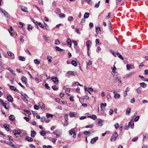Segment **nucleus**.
Segmentation results:
<instances>
[{"mask_svg": "<svg viewBox=\"0 0 148 148\" xmlns=\"http://www.w3.org/2000/svg\"><path fill=\"white\" fill-rule=\"evenodd\" d=\"M61 134L62 133L59 130H55L51 134L52 136H54V135H56L57 137H59Z\"/></svg>", "mask_w": 148, "mask_h": 148, "instance_id": "obj_1", "label": "nucleus"}, {"mask_svg": "<svg viewBox=\"0 0 148 148\" xmlns=\"http://www.w3.org/2000/svg\"><path fill=\"white\" fill-rule=\"evenodd\" d=\"M118 136V135L116 132L113 134L112 136L110 139V140L111 141H114L116 140V138Z\"/></svg>", "mask_w": 148, "mask_h": 148, "instance_id": "obj_2", "label": "nucleus"}, {"mask_svg": "<svg viewBox=\"0 0 148 148\" xmlns=\"http://www.w3.org/2000/svg\"><path fill=\"white\" fill-rule=\"evenodd\" d=\"M75 129V128L71 129L69 132L70 135H72L73 134V137L74 138L76 137V133H75V132L74 130Z\"/></svg>", "mask_w": 148, "mask_h": 148, "instance_id": "obj_3", "label": "nucleus"}, {"mask_svg": "<svg viewBox=\"0 0 148 148\" xmlns=\"http://www.w3.org/2000/svg\"><path fill=\"white\" fill-rule=\"evenodd\" d=\"M0 10H1L2 13L4 15H6L7 17H10V15L7 12H6L5 10L4 9H2L1 8H0Z\"/></svg>", "mask_w": 148, "mask_h": 148, "instance_id": "obj_4", "label": "nucleus"}, {"mask_svg": "<svg viewBox=\"0 0 148 148\" xmlns=\"http://www.w3.org/2000/svg\"><path fill=\"white\" fill-rule=\"evenodd\" d=\"M8 103H5L4 101L2 102V104L4 108L6 110H9V107L8 106Z\"/></svg>", "mask_w": 148, "mask_h": 148, "instance_id": "obj_5", "label": "nucleus"}, {"mask_svg": "<svg viewBox=\"0 0 148 148\" xmlns=\"http://www.w3.org/2000/svg\"><path fill=\"white\" fill-rule=\"evenodd\" d=\"M4 143L8 144L9 146H11L12 147L16 148L15 146L11 142H8L6 141H5Z\"/></svg>", "mask_w": 148, "mask_h": 148, "instance_id": "obj_6", "label": "nucleus"}, {"mask_svg": "<svg viewBox=\"0 0 148 148\" xmlns=\"http://www.w3.org/2000/svg\"><path fill=\"white\" fill-rule=\"evenodd\" d=\"M51 79L55 83L58 84V80L57 77H51Z\"/></svg>", "mask_w": 148, "mask_h": 148, "instance_id": "obj_7", "label": "nucleus"}, {"mask_svg": "<svg viewBox=\"0 0 148 148\" xmlns=\"http://www.w3.org/2000/svg\"><path fill=\"white\" fill-rule=\"evenodd\" d=\"M12 132L14 133L15 135L16 134H20L21 133V132L20 130H12Z\"/></svg>", "mask_w": 148, "mask_h": 148, "instance_id": "obj_8", "label": "nucleus"}, {"mask_svg": "<svg viewBox=\"0 0 148 148\" xmlns=\"http://www.w3.org/2000/svg\"><path fill=\"white\" fill-rule=\"evenodd\" d=\"M7 98L9 101L11 102H12L13 101V99L11 95H7Z\"/></svg>", "mask_w": 148, "mask_h": 148, "instance_id": "obj_9", "label": "nucleus"}, {"mask_svg": "<svg viewBox=\"0 0 148 148\" xmlns=\"http://www.w3.org/2000/svg\"><path fill=\"white\" fill-rule=\"evenodd\" d=\"M98 139V137H96L92 139L90 141V143L92 144H93L96 142Z\"/></svg>", "mask_w": 148, "mask_h": 148, "instance_id": "obj_10", "label": "nucleus"}, {"mask_svg": "<svg viewBox=\"0 0 148 148\" xmlns=\"http://www.w3.org/2000/svg\"><path fill=\"white\" fill-rule=\"evenodd\" d=\"M67 73L73 76H75L77 75L76 72L74 71H69L67 72Z\"/></svg>", "mask_w": 148, "mask_h": 148, "instance_id": "obj_11", "label": "nucleus"}, {"mask_svg": "<svg viewBox=\"0 0 148 148\" xmlns=\"http://www.w3.org/2000/svg\"><path fill=\"white\" fill-rule=\"evenodd\" d=\"M91 42L89 40H88L86 43V47L87 49H89L90 48V45L91 44Z\"/></svg>", "mask_w": 148, "mask_h": 148, "instance_id": "obj_12", "label": "nucleus"}, {"mask_svg": "<svg viewBox=\"0 0 148 148\" xmlns=\"http://www.w3.org/2000/svg\"><path fill=\"white\" fill-rule=\"evenodd\" d=\"M106 103H101V108L102 110H105V108L106 106Z\"/></svg>", "mask_w": 148, "mask_h": 148, "instance_id": "obj_13", "label": "nucleus"}, {"mask_svg": "<svg viewBox=\"0 0 148 148\" xmlns=\"http://www.w3.org/2000/svg\"><path fill=\"white\" fill-rule=\"evenodd\" d=\"M126 67L128 70H129L130 69H132L133 67V66L131 64H127L126 65Z\"/></svg>", "mask_w": 148, "mask_h": 148, "instance_id": "obj_14", "label": "nucleus"}, {"mask_svg": "<svg viewBox=\"0 0 148 148\" xmlns=\"http://www.w3.org/2000/svg\"><path fill=\"white\" fill-rule=\"evenodd\" d=\"M69 115L71 117H75L76 113L75 112H71L69 114Z\"/></svg>", "mask_w": 148, "mask_h": 148, "instance_id": "obj_15", "label": "nucleus"}, {"mask_svg": "<svg viewBox=\"0 0 148 148\" xmlns=\"http://www.w3.org/2000/svg\"><path fill=\"white\" fill-rule=\"evenodd\" d=\"M134 74V73L133 72H130L129 74H126L125 75V77H130L132 75H133Z\"/></svg>", "mask_w": 148, "mask_h": 148, "instance_id": "obj_16", "label": "nucleus"}, {"mask_svg": "<svg viewBox=\"0 0 148 148\" xmlns=\"http://www.w3.org/2000/svg\"><path fill=\"white\" fill-rule=\"evenodd\" d=\"M22 82L25 83V84L27 83V79L24 76H22L21 78Z\"/></svg>", "mask_w": 148, "mask_h": 148, "instance_id": "obj_17", "label": "nucleus"}, {"mask_svg": "<svg viewBox=\"0 0 148 148\" xmlns=\"http://www.w3.org/2000/svg\"><path fill=\"white\" fill-rule=\"evenodd\" d=\"M9 119L12 121H13L15 119V117L13 115H11L9 116Z\"/></svg>", "mask_w": 148, "mask_h": 148, "instance_id": "obj_18", "label": "nucleus"}, {"mask_svg": "<svg viewBox=\"0 0 148 148\" xmlns=\"http://www.w3.org/2000/svg\"><path fill=\"white\" fill-rule=\"evenodd\" d=\"M67 44L68 45H69V47H71V41L70 39H68L67 40Z\"/></svg>", "mask_w": 148, "mask_h": 148, "instance_id": "obj_19", "label": "nucleus"}, {"mask_svg": "<svg viewBox=\"0 0 148 148\" xmlns=\"http://www.w3.org/2000/svg\"><path fill=\"white\" fill-rule=\"evenodd\" d=\"M18 59L19 60L23 61H25V58L24 57L21 56H19L18 57Z\"/></svg>", "mask_w": 148, "mask_h": 148, "instance_id": "obj_20", "label": "nucleus"}, {"mask_svg": "<svg viewBox=\"0 0 148 148\" xmlns=\"http://www.w3.org/2000/svg\"><path fill=\"white\" fill-rule=\"evenodd\" d=\"M131 111V109L130 108H128L126 110V114L127 115H129Z\"/></svg>", "mask_w": 148, "mask_h": 148, "instance_id": "obj_21", "label": "nucleus"}, {"mask_svg": "<svg viewBox=\"0 0 148 148\" xmlns=\"http://www.w3.org/2000/svg\"><path fill=\"white\" fill-rule=\"evenodd\" d=\"M26 139L27 141L29 142H32L33 140V139L32 138L28 136L27 137Z\"/></svg>", "mask_w": 148, "mask_h": 148, "instance_id": "obj_22", "label": "nucleus"}, {"mask_svg": "<svg viewBox=\"0 0 148 148\" xmlns=\"http://www.w3.org/2000/svg\"><path fill=\"white\" fill-rule=\"evenodd\" d=\"M36 134V132L33 131H31V136L32 137H34Z\"/></svg>", "mask_w": 148, "mask_h": 148, "instance_id": "obj_23", "label": "nucleus"}, {"mask_svg": "<svg viewBox=\"0 0 148 148\" xmlns=\"http://www.w3.org/2000/svg\"><path fill=\"white\" fill-rule=\"evenodd\" d=\"M9 88L11 89L12 90H14L15 91L18 90L16 89V88L13 86H9Z\"/></svg>", "mask_w": 148, "mask_h": 148, "instance_id": "obj_24", "label": "nucleus"}, {"mask_svg": "<svg viewBox=\"0 0 148 148\" xmlns=\"http://www.w3.org/2000/svg\"><path fill=\"white\" fill-rule=\"evenodd\" d=\"M3 127L7 131H8L10 130V128L8 127V126L6 124H4L3 125Z\"/></svg>", "mask_w": 148, "mask_h": 148, "instance_id": "obj_25", "label": "nucleus"}, {"mask_svg": "<svg viewBox=\"0 0 148 148\" xmlns=\"http://www.w3.org/2000/svg\"><path fill=\"white\" fill-rule=\"evenodd\" d=\"M21 10L24 12H27V8L24 6H22L21 7Z\"/></svg>", "mask_w": 148, "mask_h": 148, "instance_id": "obj_26", "label": "nucleus"}, {"mask_svg": "<svg viewBox=\"0 0 148 148\" xmlns=\"http://www.w3.org/2000/svg\"><path fill=\"white\" fill-rule=\"evenodd\" d=\"M143 140H146L148 137V134H145L144 133H143Z\"/></svg>", "mask_w": 148, "mask_h": 148, "instance_id": "obj_27", "label": "nucleus"}, {"mask_svg": "<svg viewBox=\"0 0 148 148\" xmlns=\"http://www.w3.org/2000/svg\"><path fill=\"white\" fill-rule=\"evenodd\" d=\"M37 24L41 27L42 28H44V25H43L40 22H36Z\"/></svg>", "mask_w": 148, "mask_h": 148, "instance_id": "obj_28", "label": "nucleus"}, {"mask_svg": "<svg viewBox=\"0 0 148 148\" xmlns=\"http://www.w3.org/2000/svg\"><path fill=\"white\" fill-rule=\"evenodd\" d=\"M71 64L75 66H76L77 65V62L74 60H73L71 62Z\"/></svg>", "mask_w": 148, "mask_h": 148, "instance_id": "obj_29", "label": "nucleus"}, {"mask_svg": "<svg viewBox=\"0 0 148 148\" xmlns=\"http://www.w3.org/2000/svg\"><path fill=\"white\" fill-rule=\"evenodd\" d=\"M88 117L89 118H91L92 119L94 120H95L97 118L96 115H92L88 116Z\"/></svg>", "mask_w": 148, "mask_h": 148, "instance_id": "obj_30", "label": "nucleus"}, {"mask_svg": "<svg viewBox=\"0 0 148 148\" xmlns=\"http://www.w3.org/2000/svg\"><path fill=\"white\" fill-rule=\"evenodd\" d=\"M140 85L143 88H145L147 86V84L144 82L141 83Z\"/></svg>", "mask_w": 148, "mask_h": 148, "instance_id": "obj_31", "label": "nucleus"}, {"mask_svg": "<svg viewBox=\"0 0 148 148\" xmlns=\"http://www.w3.org/2000/svg\"><path fill=\"white\" fill-rule=\"evenodd\" d=\"M114 97L115 99H119L120 97V95L119 94L116 93Z\"/></svg>", "mask_w": 148, "mask_h": 148, "instance_id": "obj_32", "label": "nucleus"}, {"mask_svg": "<svg viewBox=\"0 0 148 148\" xmlns=\"http://www.w3.org/2000/svg\"><path fill=\"white\" fill-rule=\"evenodd\" d=\"M89 16V14L88 12L86 13L84 15V18H88Z\"/></svg>", "mask_w": 148, "mask_h": 148, "instance_id": "obj_33", "label": "nucleus"}, {"mask_svg": "<svg viewBox=\"0 0 148 148\" xmlns=\"http://www.w3.org/2000/svg\"><path fill=\"white\" fill-rule=\"evenodd\" d=\"M116 54L117 56L120 58V59H121L122 60H123V58L122 56V55L119 53H116Z\"/></svg>", "mask_w": 148, "mask_h": 148, "instance_id": "obj_34", "label": "nucleus"}, {"mask_svg": "<svg viewBox=\"0 0 148 148\" xmlns=\"http://www.w3.org/2000/svg\"><path fill=\"white\" fill-rule=\"evenodd\" d=\"M100 31V28L99 27H97L96 28V32L97 34H98Z\"/></svg>", "mask_w": 148, "mask_h": 148, "instance_id": "obj_35", "label": "nucleus"}, {"mask_svg": "<svg viewBox=\"0 0 148 148\" xmlns=\"http://www.w3.org/2000/svg\"><path fill=\"white\" fill-rule=\"evenodd\" d=\"M34 63L37 64H39L40 62V60H38L37 59L34 60Z\"/></svg>", "mask_w": 148, "mask_h": 148, "instance_id": "obj_36", "label": "nucleus"}, {"mask_svg": "<svg viewBox=\"0 0 148 148\" xmlns=\"http://www.w3.org/2000/svg\"><path fill=\"white\" fill-rule=\"evenodd\" d=\"M64 119L65 120V121L67 122L68 120V115L67 114H65L64 116Z\"/></svg>", "mask_w": 148, "mask_h": 148, "instance_id": "obj_37", "label": "nucleus"}, {"mask_svg": "<svg viewBox=\"0 0 148 148\" xmlns=\"http://www.w3.org/2000/svg\"><path fill=\"white\" fill-rule=\"evenodd\" d=\"M56 49V51H62L63 50L62 49H61L58 47H55Z\"/></svg>", "mask_w": 148, "mask_h": 148, "instance_id": "obj_38", "label": "nucleus"}, {"mask_svg": "<svg viewBox=\"0 0 148 148\" xmlns=\"http://www.w3.org/2000/svg\"><path fill=\"white\" fill-rule=\"evenodd\" d=\"M40 134H41V135L44 136L45 135V132L44 131H42L40 132Z\"/></svg>", "mask_w": 148, "mask_h": 148, "instance_id": "obj_39", "label": "nucleus"}, {"mask_svg": "<svg viewBox=\"0 0 148 148\" xmlns=\"http://www.w3.org/2000/svg\"><path fill=\"white\" fill-rule=\"evenodd\" d=\"M43 148H51L52 146L50 145H48L47 146H46V145H43Z\"/></svg>", "mask_w": 148, "mask_h": 148, "instance_id": "obj_40", "label": "nucleus"}, {"mask_svg": "<svg viewBox=\"0 0 148 148\" xmlns=\"http://www.w3.org/2000/svg\"><path fill=\"white\" fill-rule=\"evenodd\" d=\"M8 55L10 56H12L13 55H14L13 53L10 51H8Z\"/></svg>", "mask_w": 148, "mask_h": 148, "instance_id": "obj_41", "label": "nucleus"}, {"mask_svg": "<svg viewBox=\"0 0 148 148\" xmlns=\"http://www.w3.org/2000/svg\"><path fill=\"white\" fill-rule=\"evenodd\" d=\"M134 124V123L133 121H130L129 123L128 126L130 125L133 126Z\"/></svg>", "mask_w": 148, "mask_h": 148, "instance_id": "obj_42", "label": "nucleus"}, {"mask_svg": "<svg viewBox=\"0 0 148 148\" xmlns=\"http://www.w3.org/2000/svg\"><path fill=\"white\" fill-rule=\"evenodd\" d=\"M39 4L40 6H43V2L42 0H38Z\"/></svg>", "mask_w": 148, "mask_h": 148, "instance_id": "obj_43", "label": "nucleus"}, {"mask_svg": "<svg viewBox=\"0 0 148 148\" xmlns=\"http://www.w3.org/2000/svg\"><path fill=\"white\" fill-rule=\"evenodd\" d=\"M73 18L72 16H70L68 17V20L69 21L71 22L73 21Z\"/></svg>", "mask_w": 148, "mask_h": 148, "instance_id": "obj_44", "label": "nucleus"}, {"mask_svg": "<svg viewBox=\"0 0 148 148\" xmlns=\"http://www.w3.org/2000/svg\"><path fill=\"white\" fill-rule=\"evenodd\" d=\"M141 88L139 87L136 89L137 92L138 93H140L141 92Z\"/></svg>", "mask_w": 148, "mask_h": 148, "instance_id": "obj_45", "label": "nucleus"}, {"mask_svg": "<svg viewBox=\"0 0 148 148\" xmlns=\"http://www.w3.org/2000/svg\"><path fill=\"white\" fill-rule=\"evenodd\" d=\"M115 128L116 129H117L118 127H119V125L118 123H116L114 125Z\"/></svg>", "mask_w": 148, "mask_h": 148, "instance_id": "obj_46", "label": "nucleus"}, {"mask_svg": "<svg viewBox=\"0 0 148 148\" xmlns=\"http://www.w3.org/2000/svg\"><path fill=\"white\" fill-rule=\"evenodd\" d=\"M22 98L25 103H27V102L28 101L27 100V99L25 97L23 96Z\"/></svg>", "mask_w": 148, "mask_h": 148, "instance_id": "obj_47", "label": "nucleus"}, {"mask_svg": "<svg viewBox=\"0 0 148 148\" xmlns=\"http://www.w3.org/2000/svg\"><path fill=\"white\" fill-rule=\"evenodd\" d=\"M100 2V1H99L97 3H96L95 4V7L96 8H98L99 7V5Z\"/></svg>", "mask_w": 148, "mask_h": 148, "instance_id": "obj_48", "label": "nucleus"}, {"mask_svg": "<svg viewBox=\"0 0 148 148\" xmlns=\"http://www.w3.org/2000/svg\"><path fill=\"white\" fill-rule=\"evenodd\" d=\"M70 89L69 88H66L65 90V92L66 93V94H68V93L70 92Z\"/></svg>", "mask_w": 148, "mask_h": 148, "instance_id": "obj_49", "label": "nucleus"}, {"mask_svg": "<svg viewBox=\"0 0 148 148\" xmlns=\"http://www.w3.org/2000/svg\"><path fill=\"white\" fill-rule=\"evenodd\" d=\"M61 18H64L65 17V15L63 13H61V14H59Z\"/></svg>", "mask_w": 148, "mask_h": 148, "instance_id": "obj_50", "label": "nucleus"}, {"mask_svg": "<svg viewBox=\"0 0 148 148\" xmlns=\"http://www.w3.org/2000/svg\"><path fill=\"white\" fill-rule=\"evenodd\" d=\"M45 41L48 43H50L51 42V40L48 37L45 40Z\"/></svg>", "mask_w": 148, "mask_h": 148, "instance_id": "obj_51", "label": "nucleus"}, {"mask_svg": "<svg viewBox=\"0 0 148 148\" xmlns=\"http://www.w3.org/2000/svg\"><path fill=\"white\" fill-rule=\"evenodd\" d=\"M60 43V42L57 40H55V44L56 45H59Z\"/></svg>", "mask_w": 148, "mask_h": 148, "instance_id": "obj_52", "label": "nucleus"}, {"mask_svg": "<svg viewBox=\"0 0 148 148\" xmlns=\"http://www.w3.org/2000/svg\"><path fill=\"white\" fill-rule=\"evenodd\" d=\"M103 121L102 120H100L99 121V125L100 126H101L103 124H102Z\"/></svg>", "mask_w": 148, "mask_h": 148, "instance_id": "obj_53", "label": "nucleus"}, {"mask_svg": "<svg viewBox=\"0 0 148 148\" xmlns=\"http://www.w3.org/2000/svg\"><path fill=\"white\" fill-rule=\"evenodd\" d=\"M19 27H23V23L22 22H20L19 23Z\"/></svg>", "mask_w": 148, "mask_h": 148, "instance_id": "obj_54", "label": "nucleus"}, {"mask_svg": "<svg viewBox=\"0 0 148 148\" xmlns=\"http://www.w3.org/2000/svg\"><path fill=\"white\" fill-rule=\"evenodd\" d=\"M51 57L50 56H48L47 57V59H48V61L49 62H51L52 61L51 60Z\"/></svg>", "mask_w": 148, "mask_h": 148, "instance_id": "obj_55", "label": "nucleus"}, {"mask_svg": "<svg viewBox=\"0 0 148 148\" xmlns=\"http://www.w3.org/2000/svg\"><path fill=\"white\" fill-rule=\"evenodd\" d=\"M85 1L89 4L90 5L92 4V2L91 0H85Z\"/></svg>", "mask_w": 148, "mask_h": 148, "instance_id": "obj_56", "label": "nucleus"}, {"mask_svg": "<svg viewBox=\"0 0 148 148\" xmlns=\"http://www.w3.org/2000/svg\"><path fill=\"white\" fill-rule=\"evenodd\" d=\"M52 89L54 90H58V88L56 87V86H53L52 87Z\"/></svg>", "mask_w": 148, "mask_h": 148, "instance_id": "obj_57", "label": "nucleus"}, {"mask_svg": "<svg viewBox=\"0 0 148 148\" xmlns=\"http://www.w3.org/2000/svg\"><path fill=\"white\" fill-rule=\"evenodd\" d=\"M116 67H115V66L114 65L113 68H112V72L113 73H114L115 72V71H116Z\"/></svg>", "mask_w": 148, "mask_h": 148, "instance_id": "obj_58", "label": "nucleus"}, {"mask_svg": "<svg viewBox=\"0 0 148 148\" xmlns=\"http://www.w3.org/2000/svg\"><path fill=\"white\" fill-rule=\"evenodd\" d=\"M34 109L36 110H38L39 109L38 106L37 105H35L34 106Z\"/></svg>", "mask_w": 148, "mask_h": 148, "instance_id": "obj_59", "label": "nucleus"}, {"mask_svg": "<svg viewBox=\"0 0 148 148\" xmlns=\"http://www.w3.org/2000/svg\"><path fill=\"white\" fill-rule=\"evenodd\" d=\"M138 138V137H136L132 139V141H136L137 140Z\"/></svg>", "mask_w": 148, "mask_h": 148, "instance_id": "obj_60", "label": "nucleus"}, {"mask_svg": "<svg viewBox=\"0 0 148 148\" xmlns=\"http://www.w3.org/2000/svg\"><path fill=\"white\" fill-rule=\"evenodd\" d=\"M84 134L85 135H87L88 134L90 133V132L89 131H85L84 132Z\"/></svg>", "mask_w": 148, "mask_h": 148, "instance_id": "obj_61", "label": "nucleus"}, {"mask_svg": "<svg viewBox=\"0 0 148 148\" xmlns=\"http://www.w3.org/2000/svg\"><path fill=\"white\" fill-rule=\"evenodd\" d=\"M92 62L90 60L87 63V65L90 66L92 64Z\"/></svg>", "mask_w": 148, "mask_h": 148, "instance_id": "obj_62", "label": "nucleus"}, {"mask_svg": "<svg viewBox=\"0 0 148 148\" xmlns=\"http://www.w3.org/2000/svg\"><path fill=\"white\" fill-rule=\"evenodd\" d=\"M45 86L46 88L47 89H50V88L48 84L47 83H46L45 84Z\"/></svg>", "mask_w": 148, "mask_h": 148, "instance_id": "obj_63", "label": "nucleus"}, {"mask_svg": "<svg viewBox=\"0 0 148 148\" xmlns=\"http://www.w3.org/2000/svg\"><path fill=\"white\" fill-rule=\"evenodd\" d=\"M139 118V116H137L134 119V121H137Z\"/></svg>", "mask_w": 148, "mask_h": 148, "instance_id": "obj_64", "label": "nucleus"}]
</instances>
